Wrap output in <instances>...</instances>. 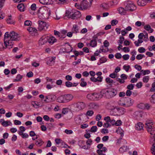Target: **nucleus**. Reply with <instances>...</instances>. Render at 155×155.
I'll return each mask as SVG.
<instances>
[{
    "label": "nucleus",
    "mask_w": 155,
    "mask_h": 155,
    "mask_svg": "<svg viewBox=\"0 0 155 155\" xmlns=\"http://www.w3.org/2000/svg\"><path fill=\"white\" fill-rule=\"evenodd\" d=\"M154 135L153 137V141L155 143L152 145V147L151 148V151L153 155H155V134H154Z\"/></svg>",
    "instance_id": "obj_19"
},
{
    "label": "nucleus",
    "mask_w": 155,
    "mask_h": 155,
    "mask_svg": "<svg viewBox=\"0 0 155 155\" xmlns=\"http://www.w3.org/2000/svg\"><path fill=\"white\" fill-rule=\"evenodd\" d=\"M118 23V21L116 20H113L111 21V24L113 26L116 25Z\"/></svg>",
    "instance_id": "obj_51"
},
{
    "label": "nucleus",
    "mask_w": 155,
    "mask_h": 155,
    "mask_svg": "<svg viewBox=\"0 0 155 155\" xmlns=\"http://www.w3.org/2000/svg\"><path fill=\"white\" fill-rule=\"evenodd\" d=\"M19 40V36L14 31H12L10 33L8 32H6L4 35V41L5 45L9 49L13 47L14 45L13 41Z\"/></svg>",
    "instance_id": "obj_1"
},
{
    "label": "nucleus",
    "mask_w": 155,
    "mask_h": 155,
    "mask_svg": "<svg viewBox=\"0 0 155 155\" xmlns=\"http://www.w3.org/2000/svg\"><path fill=\"white\" fill-rule=\"evenodd\" d=\"M33 73L32 71H30L27 73L26 76L28 78H31L33 76Z\"/></svg>",
    "instance_id": "obj_58"
},
{
    "label": "nucleus",
    "mask_w": 155,
    "mask_h": 155,
    "mask_svg": "<svg viewBox=\"0 0 155 155\" xmlns=\"http://www.w3.org/2000/svg\"><path fill=\"white\" fill-rule=\"evenodd\" d=\"M66 16H67L69 18H71L73 19L76 18H80L81 16V14L80 12L77 10H73L68 14V13H66Z\"/></svg>",
    "instance_id": "obj_5"
},
{
    "label": "nucleus",
    "mask_w": 155,
    "mask_h": 155,
    "mask_svg": "<svg viewBox=\"0 0 155 155\" xmlns=\"http://www.w3.org/2000/svg\"><path fill=\"white\" fill-rule=\"evenodd\" d=\"M97 39H95L94 37L93 36L92 38V39L91 40L90 45V46L92 47H96L97 45Z\"/></svg>",
    "instance_id": "obj_15"
},
{
    "label": "nucleus",
    "mask_w": 155,
    "mask_h": 155,
    "mask_svg": "<svg viewBox=\"0 0 155 155\" xmlns=\"http://www.w3.org/2000/svg\"><path fill=\"white\" fill-rule=\"evenodd\" d=\"M126 95L127 96L129 97L132 94V91L130 90H127L125 93Z\"/></svg>",
    "instance_id": "obj_56"
},
{
    "label": "nucleus",
    "mask_w": 155,
    "mask_h": 155,
    "mask_svg": "<svg viewBox=\"0 0 155 155\" xmlns=\"http://www.w3.org/2000/svg\"><path fill=\"white\" fill-rule=\"evenodd\" d=\"M131 54H132V56L130 58V59L132 61H134L135 58V55L136 54V52L134 50L131 52Z\"/></svg>",
    "instance_id": "obj_31"
},
{
    "label": "nucleus",
    "mask_w": 155,
    "mask_h": 155,
    "mask_svg": "<svg viewBox=\"0 0 155 155\" xmlns=\"http://www.w3.org/2000/svg\"><path fill=\"white\" fill-rule=\"evenodd\" d=\"M150 100L151 103H155V93L152 95Z\"/></svg>",
    "instance_id": "obj_41"
},
{
    "label": "nucleus",
    "mask_w": 155,
    "mask_h": 155,
    "mask_svg": "<svg viewBox=\"0 0 155 155\" xmlns=\"http://www.w3.org/2000/svg\"><path fill=\"white\" fill-rule=\"evenodd\" d=\"M145 104L142 103L138 105V107L140 108L145 109Z\"/></svg>",
    "instance_id": "obj_46"
},
{
    "label": "nucleus",
    "mask_w": 155,
    "mask_h": 155,
    "mask_svg": "<svg viewBox=\"0 0 155 155\" xmlns=\"http://www.w3.org/2000/svg\"><path fill=\"white\" fill-rule=\"evenodd\" d=\"M144 28L147 31H150V33L152 32L153 31V30L151 28L150 26L149 25H145L144 27Z\"/></svg>",
    "instance_id": "obj_30"
},
{
    "label": "nucleus",
    "mask_w": 155,
    "mask_h": 155,
    "mask_svg": "<svg viewBox=\"0 0 155 155\" xmlns=\"http://www.w3.org/2000/svg\"><path fill=\"white\" fill-rule=\"evenodd\" d=\"M66 37V35H63L61 33L58 38H59V39L62 40L64 38H65Z\"/></svg>",
    "instance_id": "obj_57"
},
{
    "label": "nucleus",
    "mask_w": 155,
    "mask_h": 155,
    "mask_svg": "<svg viewBox=\"0 0 155 155\" xmlns=\"http://www.w3.org/2000/svg\"><path fill=\"white\" fill-rule=\"evenodd\" d=\"M94 112L92 110H89L87 111L86 114V115L91 116H92L94 114Z\"/></svg>",
    "instance_id": "obj_36"
},
{
    "label": "nucleus",
    "mask_w": 155,
    "mask_h": 155,
    "mask_svg": "<svg viewBox=\"0 0 155 155\" xmlns=\"http://www.w3.org/2000/svg\"><path fill=\"white\" fill-rule=\"evenodd\" d=\"M28 31L32 35H38L37 30L35 28L31 27H29L27 29Z\"/></svg>",
    "instance_id": "obj_11"
},
{
    "label": "nucleus",
    "mask_w": 155,
    "mask_h": 155,
    "mask_svg": "<svg viewBox=\"0 0 155 155\" xmlns=\"http://www.w3.org/2000/svg\"><path fill=\"white\" fill-rule=\"evenodd\" d=\"M65 103L68 102L71 100L73 98V96L71 94L64 95Z\"/></svg>",
    "instance_id": "obj_13"
},
{
    "label": "nucleus",
    "mask_w": 155,
    "mask_h": 155,
    "mask_svg": "<svg viewBox=\"0 0 155 155\" xmlns=\"http://www.w3.org/2000/svg\"><path fill=\"white\" fill-rule=\"evenodd\" d=\"M71 30L74 33H77L79 32V27L77 25H74Z\"/></svg>",
    "instance_id": "obj_14"
},
{
    "label": "nucleus",
    "mask_w": 155,
    "mask_h": 155,
    "mask_svg": "<svg viewBox=\"0 0 155 155\" xmlns=\"http://www.w3.org/2000/svg\"><path fill=\"white\" fill-rule=\"evenodd\" d=\"M32 102H34V104H32V105H33V107L36 108H38L39 107V104H38V102L36 101H33Z\"/></svg>",
    "instance_id": "obj_43"
},
{
    "label": "nucleus",
    "mask_w": 155,
    "mask_h": 155,
    "mask_svg": "<svg viewBox=\"0 0 155 155\" xmlns=\"http://www.w3.org/2000/svg\"><path fill=\"white\" fill-rule=\"evenodd\" d=\"M107 61L106 58L104 57L101 58L99 60V62L100 64H102L106 62Z\"/></svg>",
    "instance_id": "obj_38"
},
{
    "label": "nucleus",
    "mask_w": 155,
    "mask_h": 155,
    "mask_svg": "<svg viewBox=\"0 0 155 155\" xmlns=\"http://www.w3.org/2000/svg\"><path fill=\"white\" fill-rule=\"evenodd\" d=\"M124 39V38L123 37L121 36L120 37V40L118 41V43H120V45L122 44L123 41Z\"/></svg>",
    "instance_id": "obj_53"
},
{
    "label": "nucleus",
    "mask_w": 155,
    "mask_h": 155,
    "mask_svg": "<svg viewBox=\"0 0 155 155\" xmlns=\"http://www.w3.org/2000/svg\"><path fill=\"white\" fill-rule=\"evenodd\" d=\"M137 3L138 5L143 6L146 5V2L144 0H138Z\"/></svg>",
    "instance_id": "obj_24"
},
{
    "label": "nucleus",
    "mask_w": 155,
    "mask_h": 155,
    "mask_svg": "<svg viewBox=\"0 0 155 155\" xmlns=\"http://www.w3.org/2000/svg\"><path fill=\"white\" fill-rule=\"evenodd\" d=\"M115 126H120L122 124V122L120 120H118L116 121Z\"/></svg>",
    "instance_id": "obj_59"
},
{
    "label": "nucleus",
    "mask_w": 155,
    "mask_h": 155,
    "mask_svg": "<svg viewBox=\"0 0 155 155\" xmlns=\"http://www.w3.org/2000/svg\"><path fill=\"white\" fill-rule=\"evenodd\" d=\"M92 97L93 98H95L96 100H97L98 99H100L103 97V95L102 94L101 91L100 92V94L94 93L92 94Z\"/></svg>",
    "instance_id": "obj_12"
},
{
    "label": "nucleus",
    "mask_w": 155,
    "mask_h": 155,
    "mask_svg": "<svg viewBox=\"0 0 155 155\" xmlns=\"http://www.w3.org/2000/svg\"><path fill=\"white\" fill-rule=\"evenodd\" d=\"M149 79V76H144L143 79V81L144 83H147L148 82Z\"/></svg>",
    "instance_id": "obj_39"
},
{
    "label": "nucleus",
    "mask_w": 155,
    "mask_h": 155,
    "mask_svg": "<svg viewBox=\"0 0 155 155\" xmlns=\"http://www.w3.org/2000/svg\"><path fill=\"white\" fill-rule=\"evenodd\" d=\"M116 110L120 114H123L124 113V109L122 107H117Z\"/></svg>",
    "instance_id": "obj_29"
},
{
    "label": "nucleus",
    "mask_w": 155,
    "mask_h": 155,
    "mask_svg": "<svg viewBox=\"0 0 155 155\" xmlns=\"http://www.w3.org/2000/svg\"><path fill=\"white\" fill-rule=\"evenodd\" d=\"M128 149V147L127 146L123 145L119 149V151L121 153H123L127 151Z\"/></svg>",
    "instance_id": "obj_18"
},
{
    "label": "nucleus",
    "mask_w": 155,
    "mask_h": 155,
    "mask_svg": "<svg viewBox=\"0 0 155 155\" xmlns=\"http://www.w3.org/2000/svg\"><path fill=\"white\" fill-rule=\"evenodd\" d=\"M104 34V33L102 32H100L97 33V34L94 35V37L95 39H97L98 37V36H100L101 35H103Z\"/></svg>",
    "instance_id": "obj_49"
},
{
    "label": "nucleus",
    "mask_w": 155,
    "mask_h": 155,
    "mask_svg": "<svg viewBox=\"0 0 155 155\" xmlns=\"http://www.w3.org/2000/svg\"><path fill=\"white\" fill-rule=\"evenodd\" d=\"M119 13L121 15H125L126 13V10L122 7H120L118 9Z\"/></svg>",
    "instance_id": "obj_23"
},
{
    "label": "nucleus",
    "mask_w": 155,
    "mask_h": 155,
    "mask_svg": "<svg viewBox=\"0 0 155 155\" xmlns=\"http://www.w3.org/2000/svg\"><path fill=\"white\" fill-rule=\"evenodd\" d=\"M17 8L21 12H24L25 10V7L23 3L19 4L17 6Z\"/></svg>",
    "instance_id": "obj_22"
},
{
    "label": "nucleus",
    "mask_w": 155,
    "mask_h": 155,
    "mask_svg": "<svg viewBox=\"0 0 155 155\" xmlns=\"http://www.w3.org/2000/svg\"><path fill=\"white\" fill-rule=\"evenodd\" d=\"M145 124L146 125V127H150L151 126L153 125V121L152 120H146Z\"/></svg>",
    "instance_id": "obj_25"
},
{
    "label": "nucleus",
    "mask_w": 155,
    "mask_h": 155,
    "mask_svg": "<svg viewBox=\"0 0 155 155\" xmlns=\"http://www.w3.org/2000/svg\"><path fill=\"white\" fill-rule=\"evenodd\" d=\"M126 95L125 93L124 92H120L119 94V96L120 97H124Z\"/></svg>",
    "instance_id": "obj_63"
},
{
    "label": "nucleus",
    "mask_w": 155,
    "mask_h": 155,
    "mask_svg": "<svg viewBox=\"0 0 155 155\" xmlns=\"http://www.w3.org/2000/svg\"><path fill=\"white\" fill-rule=\"evenodd\" d=\"M22 78L23 76L21 75L20 74H18L16 76V78L14 79L13 81L18 82L20 81Z\"/></svg>",
    "instance_id": "obj_28"
},
{
    "label": "nucleus",
    "mask_w": 155,
    "mask_h": 155,
    "mask_svg": "<svg viewBox=\"0 0 155 155\" xmlns=\"http://www.w3.org/2000/svg\"><path fill=\"white\" fill-rule=\"evenodd\" d=\"M39 2L43 5H49L53 3L52 0H39Z\"/></svg>",
    "instance_id": "obj_17"
},
{
    "label": "nucleus",
    "mask_w": 155,
    "mask_h": 155,
    "mask_svg": "<svg viewBox=\"0 0 155 155\" xmlns=\"http://www.w3.org/2000/svg\"><path fill=\"white\" fill-rule=\"evenodd\" d=\"M97 127L96 126H92L91 129L90 131L92 132H95L97 131Z\"/></svg>",
    "instance_id": "obj_44"
},
{
    "label": "nucleus",
    "mask_w": 155,
    "mask_h": 155,
    "mask_svg": "<svg viewBox=\"0 0 155 155\" xmlns=\"http://www.w3.org/2000/svg\"><path fill=\"white\" fill-rule=\"evenodd\" d=\"M31 22L28 20L25 21L24 23V25L26 26L31 25Z\"/></svg>",
    "instance_id": "obj_47"
},
{
    "label": "nucleus",
    "mask_w": 155,
    "mask_h": 155,
    "mask_svg": "<svg viewBox=\"0 0 155 155\" xmlns=\"http://www.w3.org/2000/svg\"><path fill=\"white\" fill-rule=\"evenodd\" d=\"M8 122H9L10 123H11V122L10 121H4L2 122V124L3 126L6 127L9 125V124H8Z\"/></svg>",
    "instance_id": "obj_42"
},
{
    "label": "nucleus",
    "mask_w": 155,
    "mask_h": 155,
    "mask_svg": "<svg viewBox=\"0 0 155 155\" xmlns=\"http://www.w3.org/2000/svg\"><path fill=\"white\" fill-rule=\"evenodd\" d=\"M49 11L44 7L40 8L38 11V17L40 19L47 18L50 15Z\"/></svg>",
    "instance_id": "obj_4"
},
{
    "label": "nucleus",
    "mask_w": 155,
    "mask_h": 155,
    "mask_svg": "<svg viewBox=\"0 0 155 155\" xmlns=\"http://www.w3.org/2000/svg\"><path fill=\"white\" fill-rule=\"evenodd\" d=\"M106 81L107 83H113V80L109 78H106Z\"/></svg>",
    "instance_id": "obj_52"
},
{
    "label": "nucleus",
    "mask_w": 155,
    "mask_h": 155,
    "mask_svg": "<svg viewBox=\"0 0 155 155\" xmlns=\"http://www.w3.org/2000/svg\"><path fill=\"white\" fill-rule=\"evenodd\" d=\"M6 21L8 24H13L14 23L12 19L11 16H9V18L7 19Z\"/></svg>",
    "instance_id": "obj_32"
},
{
    "label": "nucleus",
    "mask_w": 155,
    "mask_h": 155,
    "mask_svg": "<svg viewBox=\"0 0 155 155\" xmlns=\"http://www.w3.org/2000/svg\"><path fill=\"white\" fill-rule=\"evenodd\" d=\"M104 120L107 123L110 122L111 120L110 117L109 116L105 117Z\"/></svg>",
    "instance_id": "obj_54"
},
{
    "label": "nucleus",
    "mask_w": 155,
    "mask_h": 155,
    "mask_svg": "<svg viewBox=\"0 0 155 155\" xmlns=\"http://www.w3.org/2000/svg\"><path fill=\"white\" fill-rule=\"evenodd\" d=\"M57 39L54 37L51 36L50 38L48 37V41L52 45L55 42H56Z\"/></svg>",
    "instance_id": "obj_21"
},
{
    "label": "nucleus",
    "mask_w": 155,
    "mask_h": 155,
    "mask_svg": "<svg viewBox=\"0 0 155 155\" xmlns=\"http://www.w3.org/2000/svg\"><path fill=\"white\" fill-rule=\"evenodd\" d=\"M104 46L105 47H107L109 45V42L105 40L104 42Z\"/></svg>",
    "instance_id": "obj_64"
},
{
    "label": "nucleus",
    "mask_w": 155,
    "mask_h": 155,
    "mask_svg": "<svg viewBox=\"0 0 155 155\" xmlns=\"http://www.w3.org/2000/svg\"><path fill=\"white\" fill-rule=\"evenodd\" d=\"M140 72L141 74H142L143 75H145L146 74H149L150 72L149 70H141Z\"/></svg>",
    "instance_id": "obj_33"
},
{
    "label": "nucleus",
    "mask_w": 155,
    "mask_h": 155,
    "mask_svg": "<svg viewBox=\"0 0 155 155\" xmlns=\"http://www.w3.org/2000/svg\"><path fill=\"white\" fill-rule=\"evenodd\" d=\"M151 92L155 91V82H153L152 85V87L150 89Z\"/></svg>",
    "instance_id": "obj_50"
},
{
    "label": "nucleus",
    "mask_w": 155,
    "mask_h": 155,
    "mask_svg": "<svg viewBox=\"0 0 155 155\" xmlns=\"http://www.w3.org/2000/svg\"><path fill=\"white\" fill-rule=\"evenodd\" d=\"M115 58L117 59H120L122 57V55L120 53H117L115 55Z\"/></svg>",
    "instance_id": "obj_60"
},
{
    "label": "nucleus",
    "mask_w": 155,
    "mask_h": 155,
    "mask_svg": "<svg viewBox=\"0 0 155 155\" xmlns=\"http://www.w3.org/2000/svg\"><path fill=\"white\" fill-rule=\"evenodd\" d=\"M134 87V85L132 84H131L128 85L127 86V89L128 90H131L133 89Z\"/></svg>",
    "instance_id": "obj_37"
},
{
    "label": "nucleus",
    "mask_w": 155,
    "mask_h": 155,
    "mask_svg": "<svg viewBox=\"0 0 155 155\" xmlns=\"http://www.w3.org/2000/svg\"><path fill=\"white\" fill-rule=\"evenodd\" d=\"M138 51L140 53H143L145 52V49L143 47H140L138 49Z\"/></svg>",
    "instance_id": "obj_48"
},
{
    "label": "nucleus",
    "mask_w": 155,
    "mask_h": 155,
    "mask_svg": "<svg viewBox=\"0 0 155 155\" xmlns=\"http://www.w3.org/2000/svg\"><path fill=\"white\" fill-rule=\"evenodd\" d=\"M93 0H83L80 4L76 3L75 6L80 10H85L89 8L91 6Z\"/></svg>",
    "instance_id": "obj_2"
},
{
    "label": "nucleus",
    "mask_w": 155,
    "mask_h": 155,
    "mask_svg": "<svg viewBox=\"0 0 155 155\" xmlns=\"http://www.w3.org/2000/svg\"><path fill=\"white\" fill-rule=\"evenodd\" d=\"M44 143V142L41 139H39L36 141L35 144L38 146H41Z\"/></svg>",
    "instance_id": "obj_27"
},
{
    "label": "nucleus",
    "mask_w": 155,
    "mask_h": 155,
    "mask_svg": "<svg viewBox=\"0 0 155 155\" xmlns=\"http://www.w3.org/2000/svg\"><path fill=\"white\" fill-rule=\"evenodd\" d=\"M64 95H63L60 96L59 97H58L57 99L58 102L60 103H65V102L64 101L65 99H64Z\"/></svg>",
    "instance_id": "obj_26"
},
{
    "label": "nucleus",
    "mask_w": 155,
    "mask_h": 155,
    "mask_svg": "<svg viewBox=\"0 0 155 155\" xmlns=\"http://www.w3.org/2000/svg\"><path fill=\"white\" fill-rule=\"evenodd\" d=\"M126 4L125 8L127 11H133L136 9V7L134 3L131 1L125 2Z\"/></svg>",
    "instance_id": "obj_6"
},
{
    "label": "nucleus",
    "mask_w": 155,
    "mask_h": 155,
    "mask_svg": "<svg viewBox=\"0 0 155 155\" xmlns=\"http://www.w3.org/2000/svg\"><path fill=\"white\" fill-rule=\"evenodd\" d=\"M143 42V41L142 40H138L137 41H135L134 43L136 46H139V44L142 43Z\"/></svg>",
    "instance_id": "obj_55"
},
{
    "label": "nucleus",
    "mask_w": 155,
    "mask_h": 155,
    "mask_svg": "<svg viewBox=\"0 0 155 155\" xmlns=\"http://www.w3.org/2000/svg\"><path fill=\"white\" fill-rule=\"evenodd\" d=\"M101 7L103 8L104 9L107 10L109 8L108 5L106 3H103L101 5Z\"/></svg>",
    "instance_id": "obj_35"
},
{
    "label": "nucleus",
    "mask_w": 155,
    "mask_h": 155,
    "mask_svg": "<svg viewBox=\"0 0 155 155\" xmlns=\"http://www.w3.org/2000/svg\"><path fill=\"white\" fill-rule=\"evenodd\" d=\"M122 57L124 60H126L129 59L130 56L128 54H125Z\"/></svg>",
    "instance_id": "obj_61"
},
{
    "label": "nucleus",
    "mask_w": 155,
    "mask_h": 155,
    "mask_svg": "<svg viewBox=\"0 0 155 155\" xmlns=\"http://www.w3.org/2000/svg\"><path fill=\"white\" fill-rule=\"evenodd\" d=\"M148 131L152 135L154 134L155 131V127L154 125L151 126L150 127H146Z\"/></svg>",
    "instance_id": "obj_16"
},
{
    "label": "nucleus",
    "mask_w": 155,
    "mask_h": 155,
    "mask_svg": "<svg viewBox=\"0 0 155 155\" xmlns=\"http://www.w3.org/2000/svg\"><path fill=\"white\" fill-rule=\"evenodd\" d=\"M101 93L104 97L109 99L116 95L117 94V91L113 88L109 89H104L101 90Z\"/></svg>",
    "instance_id": "obj_3"
},
{
    "label": "nucleus",
    "mask_w": 155,
    "mask_h": 155,
    "mask_svg": "<svg viewBox=\"0 0 155 155\" xmlns=\"http://www.w3.org/2000/svg\"><path fill=\"white\" fill-rule=\"evenodd\" d=\"M117 73H115L114 72L113 73L109 75L110 77L113 78H115L117 77Z\"/></svg>",
    "instance_id": "obj_62"
},
{
    "label": "nucleus",
    "mask_w": 155,
    "mask_h": 155,
    "mask_svg": "<svg viewBox=\"0 0 155 155\" xmlns=\"http://www.w3.org/2000/svg\"><path fill=\"white\" fill-rule=\"evenodd\" d=\"M143 125L141 122L138 123L135 125L136 129L138 130H140L143 129Z\"/></svg>",
    "instance_id": "obj_20"
},
{
    "label": "nucleus",
    "mask_w": 155,
    "mask_h": 155,
    "mask_svg": "<svg viewBox=\"0 0 155 155\" xmlns=\"http://www.w3.org/2000/svg\"><path fill=\"white\" fill-rule=\"evenodd\" d=\"M74 110L79 111L84 109L85 107V103L82 102H78L74 105Z\"/></svg>",
    "instance_id": "obj_7"
},
{
    "label": "nucleus",
    "mask_w": 155,
    "mask_h": 155,
    "mask_svg": "<svg viewBox=\"0 0 155 155\" xmlns=\"http://www.w3.org/2000/svg\"><path fill=\"white\" fill-rule=\"evenodd\" d=\"M65 85L68 87H71L73 86L72 83L69 81H67L65 83Z\"/></svg>",
    "instance_id": "obj_40"
},
{
    "label": "nucleus",
    "mask_w": 155,
    "mask_h": 155,
    "mask_svg": "<svg viewBox=\"0 0 155 155\" xmlns=\"http://www.w3.org/2000/svg\"><path fill=\"white\" fill-rule=\"evenodd\" d=\"M133 102L132 101L131 99L129 97H125L124 98V103L122 105L126 107H129L133 104Z\"/></svg>",
    "instance_id": "obj_9"
},
{
    "label": "nucleus",
    "mask_w": 155,
    "mask_h": 155,
    "mask_svg": "<svg viewBox=\"0 0 155 155\" xmlns=\"http://www.w3.org/2000/svg\"><path fill=\"white\" fill-rule=\"evenodd\" d=\"M48 40V37L46 35L42 36L39 41L40 45H42L47 43Z\"/></svg>",
    "instance_id": "obj_10"
},
{
    "label": "nucleus",
    "mask_w": 155,
    "mask_h": 155,
    "mask_svg": "<svg viewBox=\"0 0 155 155\" xmlns=\"http://www.w3.org/2000/svg\"><path fill=\"white\" fill-rule=\"evenodd\" d=\"M145 56L143 54H139L136 57V59L137 60H139L142 58L143 57H144Z\"/></svg>",
    "instance_id": "obj_45"
},
{
    "label": "nucleus",
    "mask_w": 155,
    "mask_h": 155,
    "mask_svg": "<svg viewBox=\"0 0 155 155\" xmlns=\"http://www.w3.org/2000/svg\"><path fill=\"white\" fill-rule=\"evenodd\" d=\"M107 107L108 109L112 110H113L115 109H116V108H117V107H114V106L111 105L110 104H108Z\"/></svg>",
    "instance_id": "obj_34"
},
{
    "label": "nucleus",
    "mask_w": 155,
    "mask_h": 155,
    "mask_svg": "<svg viewBox=\"0 0 155 155\" xmlns=\"http://www.w3.org/2000/svg\"><path fill=\"white\" fill-rule=\"evenodd\" d=\"M39 25L38 29L40 31H41L43 29H47L48 26L46 23L42 21H38Z\"/></svg>",
    "instance_id": "obj_8"
}]
</instances>
